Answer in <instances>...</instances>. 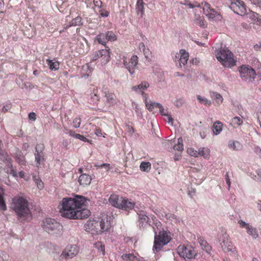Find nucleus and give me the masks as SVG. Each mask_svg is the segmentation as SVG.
<instances>
[{
    "instance_id": "nucleus-52",
    "label": "nucleus",
    "mask_w": 261,
    "mask_h": 261,
    "mask_svg": "<svg viewBox=\"0 0 261 261\" xmlns=\"http://www.w3.org/2000/svg\"><path fill=\"white\" fill-rule=\"evenodd\" d=\"M144 55L145 56V57L148 60H150L151 58V53L149 51L148 48H146L144 51H143Z\"/></svg>"
},
{
    "instance_id": "nucleus-10",
    "label": "nucleus",
    "mask_w": 261,
    "mask_h": 261,
    "mask_svg": "<svg viewBox=\"0 0 261 261\" xmlns=\"http://www.w3.org/2000/svg\"><path fill=\"white\" fill-rule=\"evenodd\" d=\"M230 8L234 13L239 15H244L246 14L245 4L242 1L231 0Z\"/></svg>"
},
{
    "instance_id": "nucleus-36",
    "label": "nucleus",
    "mask_w": 261,
    "mask_h": 261,
    "mask_svg": "<svg viewBox=\"0 0 261 261\" xmlns=\"http://www.w3.org/2000/svg\"><path fill=\"white\" fill-rule=\"evenodd\" d=\"M96 40L100 44L105 45L106 43L108 41L106 37V34H100L97 35L96 37Z\"/></svg>"
},
{
    "instance_id": "nucleus-6",
    "label": "nucleus",
    "mask_w": 261,
    "mask_h": 261,
    "mask_svg": "<svg viewBox=\"0 0 261 261\" xmlns=\"http://www.w3.org/2000/svg\"><path fill=\"white\" fill-rule=\"evenodd\" d=\"M170 237L168 233L165 231H160L158 236H155L153 249L159 250L163 246L169 242Z\"/></svg>"
},
{
    "instance_id": "nucleus-30",
    "label": "nucleus",
    "mask_w": 261,
    "mask_h": 261,
    "mask_svg": "<svg viewBox=\"0 0 261 261\" xmlns=\"http://www.w3.org/2000/svg\"><path fill=\"white\" fill-rule=\"evenodd\" d=\"M181 4L188 7L189 8H199L201 6V4H200L195 1L191 2L188 0H185L183 2H181Z\"/></svg>"
},
{
    "instance_id": "nucleus-12",
    "label": "nucleus",
    "mask_w": 261,
    "mask_h": 261,
    "mask_svg": "<svg viewBox=\"0 0 261 261\" xmlns=\"http://www.w3.org/2000/svg\"><path fill=\"white\" fill-rule=\"evenodd\" d=\"M123 64L125 68H126L129 73L132 75L135 73V70L138 68V57L136 55H134L128 61L124 60Z\"/></svg>"
},
{
    "instance_id": "nucleus-55",
    "label": "nucleus",
    "mask_w": 261,
    "mask_h": 261,
    "mask_svg": "<svg viewBox=\"0 0 261 261\" xmlns=\"http://www.w3.org/2000/svg\"><path fill=\"white\" fill-rule=\"evenodd\" d=\"M2 147H3V143L0 140V159L2 160V161H4L5 158H4V156H3V155H7L5 154L2 153Z\"/></svg>"
},
{
    "instance_id": "nucleus-24",
    "label": "nucleus",
    "mask_w": 261,
    "mask_h": 261,
    "mask_svg": "<svg viewBox=\"0 0 261 261\" xmlns=\"http://www.w3.org/2000/svg\"><path fill=\"white\" fill-rule=\"evenodd\" d=\"M91 181V177L86 174H82L79 178V182L81 185H83V186L89 185Z\"/></svg>"
},
{
    "instance_id": "nucleus-2",
    "label": "nucleus",
    "mask_w": 261,
    "mask_h": 261,
    "mask_svg": "<svg viewBox=\"0 0 261 261\" xmlns=\"http://www.w3.org/2000/svg\"><path fill=\"white\" fill-rule=\"evenodd\" d=\"M110 219V217L105 215L100 217L89 219L85 224V230L92 234L107 231L111 226Z\"/></svg>"
},
{
    "instance_id": "nucleus-58",
    "label": "nucleus",
    "mask_w": 261,
    "mask_h": 261,
    "mask_svg": "<svg viewBox=\"0 0 261 261\" xmlns=\"http://www.w3.org/2000/svg\"><path fill=\"white\" fill-rule=\"evenodd\" d=\"M169 218L170 219L171 221L174 222L179 221L178 219L177 218V217L174 214H169Z\"/></svg>"
},
{
    "instance_id": "nucleus-40",
    "label": "nucleus",
    "mask_w": 261,
    "mask_h": 261,
    "mask_svg": "<svg viewBox=\"0 0 261 261\" xmlns=\"http://www.w3.org/2000/svg\"><path fill=\"white\" fill-rule=\"evenodd\" d=\"M48 65L51 70H57L59 68V64L58 62H54L53 60H47Z\"/></svg>"
},
{
    "instance_id": "nucleus-56",
    "label": "nucleus",
    "mask_w": 261,
    "mask_h": 261,
    "mask_svg": "<svg viewBox=\"0 0 261 261\" xmlns=\"http://www.w3.org/2000/svg\"><path fill=\"white\" fill-rule=\"evenodd\" d=\"M93 4L95 7L101 8L102 6V2L100 0H94Z\"/></svg>"
},
{
    "instance_id": "nucleus-42",
    "label": "nucleus",
    "mask_w": 261,
    "mask_h": 261,
    "mask_svg": "<svg viewBox=\"0 0 261 261\" xmlns=\"http://www.w3.org/2000/svg\"><path fill=\"white\" fill-rule=\"evenodd\" d=\"M173 149L175 150L182 151L184 149V145L182 144V139L179 138L177 140V143L173 146Z\"/></svg>"
},
{
    "instance_id": "nucleus-44",
    "label": "nucleus",
    "mask_w": 261,
    "mask_h": 261,
    "mask_svg": "<svg viewBox=\"0 0 261 261\" xmlns=\"http://www.w3.org/2000/svg\"><path fill=\"white\" fill-rule=\"evenodd\" d=\"M95 166L96 167L97 169H105L106 171H108L111 169H112V167L110 166V164L108 163H103L102 164H95Z\"/></svg>"
},
{
    "instance_id": "nucleus-64",
    "label": "nucleus",
    "mask_w": 261,
    "mask_h": 261,
    "mask_svg": "<svg viewBox=\"0 0 261 261\" xmlns=\"http://www.w3.org/2000/svg\"><path fill=\"white\" fill-rule=\"evenodd\" d=\"M257 208L261 212V200H258L256 202Z\"/></svg>"
},
{
    "instance_id": "nucleus-26",
    "label": "nucleus",
    "mask_w": 261,
    "mask_h": 261,
    "mask_svg": "<svg viewBox=\"0 0 261 261\" xmlns=\"http://www.w3.org/2000/svg\"><path fill=\"white\" fill-rule=\"evenodd\" d=\"M229 148L233 150H241L243 148V145L239 142L234 140H230L228 144Z\"/></svg>"
},
{
    "instance_id": "nucleus-57",
    "label": "nucleus",
    "mask_w": 261,
    "mask_h": 261,
    "mask_svg": "<svg viewBox=\"0 0 261 261\" xmlns=\"http://www.w3.org/2000/svg\"><path fill=\"white\" fill-rule=\"evenodd\" d=\"M251 3L259 8H261V0H250Z\"/></svg>"
},
{
    "instance_id": "nucleus-15",
    "label": "nucleus",
    "mask_w": 261,
    "mask_h": 261,
    "mask_svg": "<svg viewBox=\"0 0 261 261\" xmlns=\"http://www.w3.org/2000/svg\"><path fill=\"white\" fill-rule=\"evenodd\" d=\"M44 146L42 144H38L36 146L35 156L37 167L40 165L41 162L44 160Z\"/></svg>"
},
{
    "instance_id": "nucleus-5",
    "label": "nucleus",
    "mask_w": 261,
    "mask_h": 261,
    "mask_svg": "<svg viewBox=\"0 0 261 261\" xmlns=\"http://www.w3.org/2000/svg\"><path fill=\"white\" fill-rule=\"evenodd\" d=\"M42 227L45 231L52 235L61 234L63 228L62 225L51 218L45 219L42 222Z\"/></svg>"
},
{
    "instance_id": "nucleus-63",
    "label": "nucleus",
    "mask_w": 261,
    "mask_h": 261,
    "mask_svg": "<svg viewBox=\"0 0 261 261\" xmlns=\"http://www.w3.org/2000/svg\"><path fill=\"white\" fill-rule=\"evenodd\" d=\"M254 152L259 155L260 157H261V148L258 146L255 147L254 148Z\"/></svg>"
},
{
    "instance_id": "nucleus-22",
    "label": "nucleus",
    "mask_w": 261,
    "mask_h": 261,
    "mask_svg": "<svg viewBox=\"0 0 261 261\" xmlns=\"http://www.w3.org/2000/svg\"><path fill=\"white\" fill-rule=\"evenodd\" d=\"M149 87V84L147 82H143L140 84L133 86L132 88L133 91L140 93L142 95H144V91Z\"/></svg>"
},
{
    "instance_id": "nucleus-7",
    "label": "nucleus",
    "mask_w": 261,
    "mask_h": 261,
    "mask_svg": "<svg viewBox=\"0 0 261 261\" xmlns=\"http://www.w3.org/2000/svg\"><path fill=\"white\" fill-rule=\"evenodd\" d=\"M110 59V48L106 46L105 49L95 51L92 55V60L94 61L99 60L102 65L109 62Z\"/></svg>"
},
{
    "instance_id": "nucleus-19",
    "label": "nucleus",
    "mask_w": 261,
    "mask_h": 261,
    "mask_svg": "<svg viewBox=\"0 0 261 261\" xmlns=\"http://www.w3.org/2000/svg\"><path fill=\"white\" fill-rule=\"evenodd\" d=\"M194 24L198 25L199 27L205 28L207 27L206 21L205 20L203 16H201L198 14H195L192 20Z\"/></svg>"
},
{
    "instance_id": "nucleus-9",
    "label": "nucleus",
    "mask_w": 261,
    "mask_h": 261,
    "mask_svg": "<svg viewBox=\"0 0 261 261\" xmlns=\"http://www.w3.org/2000/svg\"><path fill=\"white\" fill-rule=\"evenodd\" d=\"M178 255L184 259H192L195 257L197 253L194 248L191 246L179 245L177 248Z\"/></svg>"
},
{
    "instance_id": "nucleus-50",
    "label": "nucleus",
    "mask_w": 261,
    "mask_h": 261,
    "mask_svg": "<svg viewBox=\"0 0 261 261\" xmlns=\"http://www.w3.org/2000/svg\"><path fill=\"white\" fill-rule=\"evenodd\" d=\"M95 247L100 252H102V255H105V247L102 245L100 242L95 243Z\"/></svg>"
},
{
    "instance_id": "nucleus-25",
    "label": "nucleus",
    "mask_w": 261,
    "mask_h": 261,
    "mask_svg": "<svg viewBox=\"0 0 261 261\" xmlns=\"http://www.w3.org/2000/svg\"><path fill=\"white\" fill-rule=\"evenodd\" d=\"M198 241L203 250H204L207 253H209L211 251V246L208 245L207 242L202 237H198Z\"/></svg>"
},
{
    "instance_id": "nucleus-47",
    "label": "nucleus",
    "mask_w": 261,
    "mask_h": 261,
    "mask_svg": "<svg viewBox=\"0 0 261 261\" xmlns=\"http://www.w3.org/2000/svg\"><path fill=\"white\" fill-rule=\"evenodd\" d=\"M108 41H113L116 40V37L112 31H108L106 33Z\"/></svg>"
},
{
    "instance_id": "nucleus-34",
    "label": "nucleus",
    "mask_w": 261,
    "mask_h": 261,
    "mask_svg": "<svg viewBox=\"0 0 261 261\" xmlns=\"http://www.w3.org/2000/svg\"><path fill=\"white\" fill-rule=\"evenodd\" d=\"M4 190L0 187V209L5 211L7 210V206L4 199Z\"/></svg>"
},
{
    "instance_id": "nucleus-49",
    "label": "nucleus",
    "mask_w": 261,
    "mask_h": 261,
    "mask_svg": "<svg viewBox=\"0 0 261 261\" xmlns=\"http://www.w3.org/2000/svg\"><path fill=\"white\" fill-rule=\"evenodd\" d=\"M187 152L188 153L194 157H198V152L197 150H194V149L192 148H189L187 149Z\"/></svg>"
},
{
    "instance_id": "nucleus-53",
    "label": "nucleus",
    "mask_w": 261,
    "mask_h": 261,
    "mask_svg": "<svg viewBox=\"0 0 261 261\" xmlns=\"http://www.w3.org/2000/svg\"><path fill=\"white\" fill-rule=\"evenodd\" d=\"M249 15H250V17H252L253 19H254V20L257 19V20L258 21H259V20H261V18L259 19L258 18V14H257L256 13L251 12Z\"/></svg>"
},
{
    "instance_id": "nucleus-11",
    "label": "nucleus",
    "mask_w": 261,
    "mask_h": 261,
    "mask_svg": "<svg viewBox=\"0 0 261 261\" xmlns=\"http://www.w3.org/2000/svg\"><path fill=\"white\" fill-rule=\"evenodd\" d=\"M79 248L75 245L67 246L61 253L60 257L62 259L71 258L79 252Z\"/></svg>"
},
{
    "instance_id": "nucleus-28",
    "label": "nucleus",
    "mask_w": 261,
    "mask_h": 261,
    "mask_svg": "<svg viewBox=\"0 0 261 261\" xmlns=\"http://www.w3.org/2000/svg\"><path fill=\"white\" fill-rule=\"evenodd\" d=\"M156 105L158 106V108L159 109V112L161 113V114L167 116L168 123H170L171 124H172L173 119L171 117V116L168 114L167 110H165L161 103H159V104Z\"/></svg>"
},
{
    "instance_id": "nucleus-1",
    "label": "nucleus",
    "mask_w": 261,
    "mask_h": 261,
    "mask_svg": "<svg viewBox=\"0 0 261 261\" xmlns=\"http://www.w3.org/2000/svg\"><path fill=\"white\" fill-rule=\"evenodd\" d=\"M85 198L83 196L75 195L74 197L64 198L60 204V213L63 217L73 219H83L90 215V212L83 208Z\"/></svg>"
},
{
    "instance_id": "nucleus-32",
    "label": "nucleus",
    "mask_w": 261,
    "mask_h": 261,
    "mask_svg": "<svg viewBox=\"0 0 261 261\" xmlns=\"http://www.w3.org/2000/svg\"><path fill=\"white\" fill-rule=\"evenodd\" d=\"M211 97L216 101L217 105H220L223 100V98L221 94L216 92H212L211 93Z\"/></svg>"
},
{
    "instance_id": "nucleus-8",
    "label": "nucleus",
    "mask_w": 261,
    "mask_h": 261,
    "mask_svg": "<svg viewBox=\"0 0 261 261\" xmlns=\"http://www.w3.org/2000/svg\"><path fill=\"white\" fill-rule=\"evenodd\" d=\"M239 71L242 79L248 82H252L256 76L254 70L248 66L242 65Z\"/></svg>"
},
{
    "instance_id": "nucleus-16",
    "label": "nucleus",
    "mask_w": 261,
    "mask_h": 261,
    "mask_svg": "<svg viewBox=\"0 0 261 261\" xmlns=\"http://www.w3.org/2000/svg\"><path fill=\"white\" fill-rule=\"evenodd\" d=\"M189 57V56L188 52H186L184 49H180L178 54H176L173 60L175 62L178 61L179 62V66L181 67V64L185 65L187 63Z\"/></svg>"
},
{
    "instance_id": "nucleus-51",
    "label": "nucleus",
    "mask_w": 261,
    "mask_h": 261,
    "mask_svg": "<svg viewBox=\"0 0 261 261\" xmlns=\"http://www.w3.org/2000/svg\"><path fill=\"white\" fill-rule=\"evenodd\" d=\"M81 122V121L80 117L74 118L73 120V127L75 128L80 127Z\"/></svg>"
},
{
    "instance_id": "nucleus-14",
    "label": "nucleus",
    "mask_w": 261,
    "mask_h": 261,
    "mask_svg": "<svg viewBox=\"0 0 261 261\" xmlns=\"http://www.w3.org/2000/svg\"><path fill=\"white\" fill-rule=\"evenodd\" d=\"M204 4L203 11L204 14L208 19H214L219 15V13L214 9L211 8L210 5L206 2H202L201 6Z\"/></svg>"
},
{
    "instance_id": "nucleus-61",
    "label": "nucleus",
    "mask_w": 261,
    "mask_h": 261,
    "mask_svg": "<svg viewBox=\"0 0 261 261\" xmlns=\"http://www.w3.org/2000/svg\"><path fill=\"white\" fill-rule=\"evenodd\" d=\"M254 48L256 51H261V42L254 45Z\"/></svg>"
},
{
    "instance_id": "nucleus-31",
    "label": "nucleus",
    "mask_w": 261,
    "mask_h": 261,
    "mask_svg": "<svg viewBox=\"0 0 261 261\" xmlns=\"http://www.w3.org/2000/svg\"><path fill=\"white\" fill-rule=\"evenodd\" d=\"M214 134L215 135L219 134L222 130V123L219 121L215 122L213 126Z\"/></svg>"
},
{
    "instance_id": "nucleus-35",
    "label": "nucleus",
    "mask_w": 261,
    "mask_h": 261,
    "mask_svg": "<svg viewBox=\"0 0 261 261\" xmlns=\"http://www.w3.org/2000/svg\"><path fill=\"white\" fill-rule=\"evenodd\" d=\"M107 102L109 105H114L116 103V96L113 93H107L105 95Z\"/></svg>"
},
{
    "instance_id": "nucleus-17",
    "label": "nucleus",
    "mask_w": 261,
    "mask_h": 261,
    "mask_svg": "<svg viewBox=\"0 0 261 261\" xmlns=\"http://www.w3.org/2000/svg\"><path fill=\"white\" fill-rule=\"evenodd\" d=\"M221 245L224 252H232L234 249L232 243L230 241L228 236L226 234L223 236V241L221 243Z\"/></svg>"
},
{
    "instance_id": "nucleus-4",
    "label": "nucleus",
    "mask_w": 261,
    "mask_h": 261,
    "mask_svg": "<svg viewBox=\"0 0 261 261\" xmlns=\"http://www.w3.org/2000/svg\"><path fill=\"white\" fill-rule=\"evenodd\" d=\"M216 57L222 64L226 67H231L236 65V60L233 54L227 48H221L217 53Z\"/></svg>"
},
{
    "instance_id": "nucleus-39",
    "label": "nucleus",
    "mask_w": 261,
    "mask_h": 261,
    "mask_svg": "<svg viewBox=\"0 0 261 261\" xmlns=\"http://www.w3.org/2000/svg\"><path fill=\"white\" fill-rule=\"evenodd\" d=\"M242 123L243 120L240 117H234L231 120V124L234 127L241 125Z\"/></svg>"
},
{
    "instance_id": "nucleus-20",
    "label": "nucleus",
    "mask_w": 261,
    "mask_h": 261,
    "mask_svg": "<svg viewBox=\"0 0 261 261\" xmlns=\"http://www.w3.org/2000/svg\"><path fill=\"white\" fill-rule=\"evenodd\" d=\"M121 258L123 261H145L142 257L133 253H123Z\"/></svg>"
},
{
    "instance_id": "nucleus-60",
    "label": "nucleus",
    "mask_w": 261,
    "mask_h": 261,
    "mask_svg": "<svg viewBox=\"0 0 261 261\" xmlns=\"http://www.w3.org/2000/svg\"><path fill=\"white\" fill-rule=\"evenodd\" d=\"M67 133L70 136L73 137L75 138H76V136H77L78 135V134H76L74 131L71 130H68Z\"/></svg>"
},
{
    "instance_id": "nucleus-38",
    "label": "nucleus",
    "mask_w": 261,
    "mask_h": 261,
    "mask_svg": "<svg viewBox=\"0 0 261 261\" xmlns=\"http://www.w3.org/2000/svg\"><path fill=\"white\" fill-rule=\"evenodd\" d=\"M15 159L19 165H24L25 164L24 157L19 151L15 153Z\"/></svg>"
},
{
    "instance_id": "nucleus-29",
    "label": "nucleus",
    "mask_w": 261,
    "mask_h": 261,
    "mask_svg": "<svg viewBox=\"0 0 261 261\" xmlns=\"http://www.w3.org/2000/svg\"><path fill=\"white\" fill-rule=\"evenodd\" d=\"M198 152V156H202L205 159H208L210 155V150L207 147H200Z\"/></svg>"
},
{
    "instance_id": "nucleus-62",
    "label": "nucleus",
    "mask_w": 261,
    "mask_h": 261,
    "mask_svg": "<svg viewBox=\"0 0 261 261\" xmlns=\"http://www.w3.org/2000/svg\"><path fill=\"white\" fill-rule=\"evenodd\" d=\"M139 49L140 51L143 52L146 49L145 45L143 42H141L139 45Z\"/></svg>"
},
{
    "instance_id": "nucleus-21",
    "label": "nucleus",
    "mask_w": 261,
    "mask_h": 261,
    "mask_svg": "<svg viewBox=\"0 0 261 261\" xmlns=\"http://www.w3.org/2000/svg\"><path fill=\"white\" fill-rule=\"evenodd\" d=\"M121 203L119 208L124 211H129L132 210L135 206V202L124 197L123 198V201Z\"/></svg>"
},
{
    "instance_id": "nucleus-54",
    "label": "nucleus",
    "mask_w": 261,
    "mask_h": 261,
    "mask_svg": "<svg viewBox=\"0 0 261 261\" xmlns=\"http://www.w3.org/2000/svg\"><path fill=\"white\" fill-rule=\"evenodd\" d=\"M76 136V139H79V140L83 141L84 142H89V140L83 135H81L78 134L77 136Z\"/></svg>"
},
{
    "instance_id": "nucleus-59",
    "label": "nucleus",
    "mask_w": 261,
    "mask_h": 261,
    "mask_svg": "<svg viewBox=\"0 0 261 261\" xmlns=\"http://www.w3.org/2000/svg\"><path fill=\"white\" fill-rule=\"evenodd\" d=\"M29 118L31 120L35 121L36 119V115L34 112H31L29 114Z\"/></svg>"
},
{
    "instance_id": "nucleus-46",
    "label": "nucleus",
    "mask_w": 261,
    "mask_h": 261,
    "mask_svg": "<svg viewBox=\"0 0 261 261\" xmlns=\"http://www.w3.org/2000/svg\"><path fill=\"white\" fill-rule=\"evenodd\" d=\"M197 98L200 102H203L206 106H210L212 103L211 100L205 97H202L200 95H197Z\"/></svg>"
},
{
    "instance_id": "nucleus-33",
    "label": "nucleus",
    "mask_w": 261,
    "mask_h": 261,
    "mask_svg": "<svg viewBox=\"0 0 261 261\" xmlns=\"http://www.w3.org/2000/svg\"><path fill=\"white\" fill-rule=\"evenodd\" d=\"M145 103L147 109L149 111L153 112L154 109L155 108H158V106L156 104H159V103L158 102H156L152 100H147L146 99H145Z\"/></svg>"
},
{
    "instance_id": "nucleus-48",
    "label": "nucleus",
    "mask_w": 261,
    "mask_h": 261,
    "mask_svg": "<svg viewBox=\"0 0 261 261\" xmlns=\"http://www.w3.org/2000/svg\"><path fill=\"white\" fill-rule=\"evenodd\" d=\"M185 102V100L184 98L180 97L177 98L174 102V105L177 108L182 107Z\"/></svg>"
},
{
    "instance_id": "nucleus-18",
    "label": "nucleus",
    "mask_w": 261,
    "mask_h": 261,
    "mask_svg": "<svg viewBox=\"0 0 261 261\" xmlns=\"http://www.w3.org/2000/svg\"><path fill=\"white\" fill-rule=\"evenodd\" d=\"M123 197L120 196L116 194H113L110 196L109 198V202L111 205L119 208L120 204L123 201Z\"/></svg>"
},
{
    "instance_id": "nucleus-45",
    "label": "nucleus",
    "mask_w": 261,
    "mask_h": 261,
    "mask_svg": "<svg viewBox=\"0 0 261 261\" xmlns=\"http://www.w3.org/2000/svg\"><path fill=\"white\" fill-rule=\"evenodd\" d=\"M82 18L81 17L77 16L75 18L72 19L70 22V26H75V25H80L82 24Z\"/></svg>"
},
{
    "instance_id": "nucleus-41",
    "label": "nucleus",
    "mask_w": 261,
    "mask_h": 261,
    "mask_svg": "<svg viewBox=\"0 0 261 261\" xmlns=\"http://www.w3.org/2000/svg\"><path fill=\"white\" fill-rule=\"evenodd\" d=\"M140 168L141 171L148 172L151 169V164L149 162H142L140 164Z\"/></svg>"
},
{
    "instance_id": "nucleus-3",
    "label": "nucleus",
    "mask_w": 261,
    "mask_h": 261,
    "mask_svg": "<svg viewBox=\"0 0 261 261\" xmlns=\"http://www.w3.org/2000/svg\"><path fill=\"white\" fill-rule=\"evenodd\" d=\"M11 208L18 217H25L30 213L28 200L20 196H17L13 198Z\"/></svg>"
},
{
    "instance_id": "nucleus-37",
    "label": "nucleus",
    "mask_w": 261,
    "mask_h": 261,
    "mask_svg": "<svg viewBox=\"0 0 261 261\" xmlns=\"http://www.w3.org/2000/svg\"><path fill=\"white\" fill-rule=\"evenodd\" d=\"M136 9L138 14L140 13L142 17L144 13V3L143 0H137Z\"/></svg>"
},
{
    "instance_id": "nucleus-23",
    "label": "nucleus",
    "mask_w": 261,
    "mask_h": 261,
    "mask_svg": "<svg viewBox=\"0 0 261 261\" xmlns=\"http://www.w3.org/2000/svg\"><path fill=\"white\" fill-rule=\"evenodd\" d=\"M5 160L4 161L6 162V164L8 168L9 169L10 174H12L14 177H17V171L13 168L12 164L11 163L12 160L8 155H4Z\"/></svg>"
},
{
    "instance_id": "nucleus-43",
    "label": "nucleus",
    "mask_w": 261,
    "mask_h": 261,
    "mask_svg": "<svg viewBox=\"0 0 261 261\" xmlns=\"http://www.w3.org/2000/svg\"><path fill=\"white\" fill-rule=\"evenodd\" d=\"M33 177L37 187L40 190L44 188V184L40 178L36 175L33 176Z\"/></svg>"
},
{
    "instance_id": "nucleus-13",
    "label": "nucleus",
    "mask_w": 261,
    "mask_h": 261,
    "mask_svg": "<svg viewBox=\"0 0 261 261\" xmlns=\"http://www.w3.org/2000/svg\"><path fill=\"white\" fill-rule=\"evenodd\" d=\"M238 223L241 227L245 228L248 234L251 236L254 239H256L258 238V231L255 227L243 220L239 221Z\"/></svg>"
},
{
    "instance_id": "nucleus-27",
    "label": "nucleus",
    "mask_w": 261,
    "mask_h": 261,
    "mask_svg": "<svg viewBox=\"0 0 261 261\" xmlns=\"http://www.w3.org/2000/svg\"><path fill=\"white\" fill-rule=\"evenodd\" d=\"M139 216V222L140 227L143 226L144 223H147L148 221L149 218L146 213L142 211L139 212L138 213Z\"/></svg>"
}]
</instances>
